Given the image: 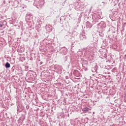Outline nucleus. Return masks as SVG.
I'll use <instances>...</instances> for the list:
<instances>
[{
    "label": "nucleus",
    "mask_w": 126,
    "mask_h": 126,
    "mask_svg": "<svg viewBox=\"0 0 126 126\" xmlns=\"http://www.w3.org/2000/svg\"><path fill=\"white\" fill-rule=\"evenodd\" d=\"M74 7L76 10H80V11H83L84 10L83 5L78 2H76L74 3Z\"/></svg>",
    "instance_id": "1"
},
{
    "label": "nucleus",
    "mask_w": 126,
    "mask_h": 126,
    "mask_svg": "<svg viewBox=\"0 0 126 126\" xmlns=\"http://www.w3.org/2000/svg\"><path fill=\"white\" fill-rule=\"evenodd\" d=\"M24 109V107L22 104L20 103H18V106L17 108V111L19 113H20V112H22L23 110Z\"/></svg>",
    "instance_id": "2"
},
{
    "label": "nucleus",
    "mask_w": 126,
    "mask_h": 126,
    "mask_svg": "<svg viewBox=\"0 0 126 126\" xmlns=\"http://www.w3.org/2000/svg\"><path fill=\"white\" fill-rule=\"evenodd\" d=\"M97 26H99L101 29H104L106 28V23L104 21H101L100 23L97 24Z\"/></svg>",
    "instance_id": "3"
},
{
    "label": "nucleus",
    "mask_w": 126,
    "mask_h": 126,
    "mask_svg": "<svg viewBox=\"0 0 126 126\" xmlns=\"http://www.w3.org/2000/svg\"><path fill=\"white\" fill-rule=\"evenodd\" d=\"M80 40H81L82 41H84V40H86V35H85V33L84 32H81L80 34Z\"/></svg>",
    "instance_id": "4"
},
{
    "label": "nucleus",
    "mask_w": 126,
    "mask_h": 126,
    "mask_svg": "<svg viewBox=\"0 0 126 126\" xmlns=\"http://www.w3.org/2000/svg\"><path fill=\"white\" fill-rule=\"evenodd\" d=\"M85 25L87 29H90L92 27V25L88 21L86 23Z\"/></svg>",
    "instance_id": "5"
},
{
    "label": "nucleus",
    "mask_w": 126,
    "mask_h": 126,
    "mask_svg": "<svg viewBox=\"0 0 126 126\" xmlns=\"http://www.w3.org/2000/svg\"><path fill=\"white\" fill-rule=\"evenodd\" d=\"M25 115H26V111H24V114H22V116L20 118V120L22 122H23L25 120Z\"/></svg>",
    "instance_id": "6"
},
{
    "label": "nucleus",
    "mask_w": 126,
    "mask_h": 126,
    "mask_svg": "<svg viewBox=\"0 0 126 126\" xmlns=\"http://www.w3.org/2000/svg\"><path fill=\"white\" fill-rule=\"evenodd\" d=\"M85 52L86 53V55H89L90 54V52H91V50H90V47L86 48L85 49Z\"/></svg>",
    "instance_id": "7"
},
{
    "label": "nucleus",
    "mask_w": 126,
    "mask_h": 126,
    "mask_svg": "<svg viewBox=\"0 0 126 126\" xmlns=\"http://www.w3.org/2000/svg\"><path fill=\"white\" fill-rule=\"evenodd\" d=\"M61 53L62 54H63V55H65L66 54V52H67V49L65 48H63L61 49Z\"/></svg>",
    "instance_id": "8"
},
{
    "label": "nucleus",
    "mask_w": 126,
    "mask_h": 126,
    "mask_svg": "<svg viewBox=\"0 0 126 126\" xmlns=\"http://www.w3.org/2000/svg\"><path fill=\"white\" fill-rule=\"evenodd\" d=\"M101 56H102V57L101 58L102 59H106V58H107V54L105 52L103 53L102 54H101Z\"/></svg>",
    "instance_id": "9"
},
{
    "label": "nucleus",
    "mask_w": 126,
    "mask_h": 126,
    "mask_svg": "<svg viewBox=\"0 0 126 126\" xmlns=\"http://www.w3.org/2000/svg\"><path fill=\"white\" fill-rule=\"evenodd\" d=\"M5 67H6V68H9V67H10V64L8 63V62H6L5 64Z\"/></svg>",
    "instance_id": "10"
},
{
    "label": "nucleus",
    "mask_w": 126,
    "mask_h": 126,
    "mask_svg": "<svg viewBox=\"0 0 126 126\" xmlns=\"http://www.w3.org/2000/svg\"><path fill=\"white\" fill-rule=\"evenodd\" d=\"M55 68L56 69H57V70H61V69H62V67L61 65H58L55 66Z\"/></svg>",
    "instance_id": "11"
},
{
    "label": "nucleus",
    "mask_w": 126,
    "mask_h": 126,
    "mask_svg": "<svg viewBox=\"0 0 126 126\" xmlns=\"http://www.w3.org/2000/svg\"><path fill=\"white\" fill-rule=\"evenodd\" d=\"M90 109L87 108V107H85L83 109V111L85 112V113H87V112H88V111H89Z\"/></svg>",
    "instance_id": "12"
},
{
    "label": "nucleus",
    "mask_w": 126,
    "mask_h": 126,
    "mask_svg": "<svg viewBox=\"0 0 126 126\" xmlns=\"http://www.w3.org/2000/svg\"><path fill=\"white\" fill-rule=\"evenodd\" d=\"M93 18L94 19V20L93 21V22H94V23H96V22H98V19H94V17H93Z\"/></svg>",
    "instance_id": "13"
},
{
    "label": "nucleus",
    "mask_w": 126,
    "mask_h": 126,
    "mask_svg": "<svg viewBox=\"0 0 126 126\" xmlns=\"http://www.w3.org/2000/svg\"><path fill=\"white\" fill-rule=\"evenodd\" d=\"M39 5L40 7H42V6H43V5H44V2L40 1L39 2Z\"/></svg>",
    "instance_id": "14"
},
{
    "label": "nucleus",
    "mask_w": 126,
    "mask_h": 126,
    "mask_svg": "<svg viewBox=\"0 0 126 126\" xmlns=\"http://www.w3.org/2000/svg\"><path fill=\"white\" fill-rule=\"evenodd\" d=\"M27 17H28V16H29L30 17H31L32 16V14H31V13H28L27 14Z\"/></svg>",
    "instance_id": "15"
},
{
    "label": "nucleus",
    "mask_w": 126,
    "mask_h": 126,
    "mask_svg": "<svg viewBox=\"0 0 126 126\" xmlns=\"http://www.w3.org/2000/svg\"><path fill=\"white\" fill-rule=\"evenodd\" d=\"M116 68H114L112 69L111 71L112 72H116Z\"/></svg>",
    "instance_id": "16"
},
{
    "label": "nucleus",
    "mask_w": 126,
    "mask_h": 126,
    "mask_svg": "<svg viewBox=\"0 0 126 126\" xmlns=\"http://www.w3.org/2000/svg\"><path fill=\"white\" fill-rule=\"evenodd\" d=\"M99 35L100 36V37H103L104 36V34L102 33L99 32Z\"/></svg>",
    "instance_id": "17"
},
{
    "label": "nucleus",
    "mask_w": 126,
    "mask_h": 126,
    "mask_svg": "<svg viewBox=\"0 0 126 126\" xmlns=\"http://www.w3.org/2000/svg\"><path fill=\"white\" fill-rule=\"evenodd\" d=\"M2 26H3V24H0V28L2 27Z\"/></svg>",
    "instance_id": "18"
},
{
    "label": "nucleus",
    "mask_w": 126,
    "mask_h": 126,
    "mask_svg": "<svg viewBox=\"0 0 126 126\" xmlns=\"http://www.w3.org/2000/svg\"><path fill=\"white\" fill-rule=\"evenodd\" d=\"M12 71H14V66H13L12 67Z\"/></svg>",
    "instance_id": "19"
},
{
    "label": "nucleus",
    "mask_w": 126,
    "mask_h": 126,
    "mask_svg": "<svg viewBox=\"0 0 126 126\" xmlns=\"http://www.w3.org/2000/svg\"><path fill=\"white\" fill-rule=\"evenodd\" d=\"M39 63H40V65L43 64V63L42 62H40Z\"/></svg>",
    "instance_id": "20"
},
{
    "label": "nucleus",
    "mask_w": 126,
    "mask_h": 126,
    "mask_svg": "<svg viewBox=\"0 0 126 126\" xmlns=\"http://www.w3.org/2000/svg\"><path fill=\"white\" fill-rule=\"evenodd\" d=\"M102 3H105V4H107V2H102Z\"/></svg>",
    "instance_id": "21"
},
{
    "label": "nucleus",
    "mask_w": 126,
    "mask_h": 126,
    "mask_svg": "<svg viewBox=\"0 0 126 126\" xmlns=\"http://www.w3.org/2000/svg\"><path fill=\"white\" fill-rule=\"evenodd\" d=\"M85 70H87V68H85Z\"/></svg>",
    "instance_id": "22"
},
{
    "label": "nucleus",
    "mask_w": 126,
    "mask_h": 126,
    "mask_svg": "<svg viewBox=\"0 0 126 126\" xmlns=\"http://www.w3.org/2000/svg\"><path fill=\"white\" fill-rule=\"evenodd\" d=\"M72 46H73V43H72Z\"/></svg>",
    "instance_id": "23"
},
{
    "label": "nucleus",
    "mask_w": 126,
    "mask_h": 126,
    "mask_svg": "<svg viewBox=\"0 0 126 126\" xmlns=\"http://www.w3.org/2000/svg\"><path fill=\"white\" fill-rule=\"evenodd\" d=\"M98 18H99L100 19V18L99 17H98Z\"/></svg>",
    "instance_id": "24"
},
{
    "label": "nucleus",
    "mask_w": 126,
    "mask_h": 126,
    "mask_svg": "<svg viewBox=\"0 0 126 126\" xmlns=\"http://www.w3.org/2000/svg\"><path fill=\"white\" fill-rule=\"evenodd\" d=\"M28 108H29V106H28Z\"/></svg>",
    "instance_id": "25"
}]
</instances>
